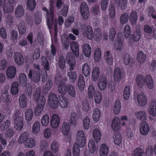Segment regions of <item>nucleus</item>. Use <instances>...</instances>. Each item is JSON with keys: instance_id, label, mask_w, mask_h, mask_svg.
<instances>
[{"instance_id": "nucleus-1", "label": "nucleus", "mask_w": 156, "mask_h": 156, "mask_svg": "<svg viewBox=\"0 0 156 156\" xmlns=\"http://www.w3.org/2000/svg\"><path fill=\"white\" fill-rule=\"evenodd\" d=\"M33 98L37 104L34 110V113L36 116H39L44 110L46 101L44 96L41 95L40 88H37L36 89Z\"/></svg>"}, {"instance_id": "nucleus-2", "label": "nucleus", "mask_w": 156, "mask_h": 156, "mask_svg": "<svg viewBox=\"0 0 156 156\" xmlns=\"http://www.w3.org/2000/svg\"><path fill=\"white\" fill-rule=\"evenodd\" d=\"M42 9L46 12L47 25L48 27H49L53 24L54 22V11L53 2L52 0H51L50 1L49 10L45 7H43Z\"/></svg>"}, {"instance_id": "nucleus-3", "label": "nucleus", "mask_w": 156, "mask_h": 156, "mask_svg": "<svg viewBox=\"0 0 156 156\" xmlns=\"http://www.w3.org/2000/svg\"><path fill=\"white\" fill-rule=\"evenodd\" d=\"M77 144L80 147H84L86 143L87 138L84 133L82 130H78L76 134Z\"/></svg>"}, {"instance_id": "nucleus-4", "label": "nucleus", "mask_w": 156, "mask_h": 156, "mask_svg": "<svg viewBox=\"0 0 156 156\" xmlns=\"http://www.w3.org/2000/svg\"><path fill=\"white\" fill-rule=\"evenodd\" d=\"M70 129L71 128L69 123L66 122H64L62 127V133L63 135L65 136L66 139L69 142L70 141L72 137Z\"/></svg>"}, {"instance_id": "nucleus-5", "label": "nucleus", "mask_w": 156, "mask_h": 156, "mask_svg": "<svg viewBox=\"0 0 156 156\" xmlns=\"http://www.w3.org/2000/svg\"><path fill=\"white\" fill-rule=\"evenodd\" d=\"M80 11L82 18L84 20L88 19L90 13L88 5L84 2H82L80 6Z\"/></svg>"}, {"instance_id": "nucleus-6", "label": "nucleus", "mask_w": 156, "mask_h": 156, "mask_svg": "<svg viewBox=\"0 0 156 156\" xmlns=\"http://www.w3.org/2000/svg\"><path fill=\"white\" fill-rule=\"evenodd\" d=\"M28 76L32 81L37 83L40 80L41 75L40 71L30 69Z\"/></svg>"}, {"instance_id": "nucleus-7", "label": "nucleus", "mask_w": 156, "mask_h": 156, "mask_svg": "<svg viewBox=\"0 0 156 156\" xmlns=\"http://www.w3.org/2000/svg\"><path fill=\"white\" fill-rule=\"evenodd\" d=\"M66 60L69 67V70L73 71L76 65V61L73 55L71 53H68L66 55Z\"/></svg>"}, {"instance_id": "nucleus-8", "label": "nucleus", "mask_w": 156, "mask_h": 156, "mask_svg": "<svg viewBox=\"0 0 156 156\" xmlns=\"http://www.w3.org/2000/svg\"><path fill=\"white\" fill-rule=\"evenodd\" d=\"M58 99L55 94L52 93L48 96V102L51 108H56L58 106Z\"/></svg>"}, {"instance_id": "nucleus-9", "label": "nucleus", "mask_w": 156, "mask_h": 156, "mask_svg": "<svg viewBox=\"0 0 156 156\" xmlns=\"http://www.w3.org/2000/svg\"><path fill=\"white\" fill-rule=\"evenodd\" d=\"M124 76V72L120 69L119 67H116L114 69L113 78L115 82H119L123 78Z\"/></svg>"}, {"instance_id": "nucleus-10", "label": "nucleus", "mask_w": 156, "mask_h": 156, "mask_svg": "<svg viewBox=\"0 0 156 156\" xmlns=\"http://www.w3.org/2000/svg\"><path fill=\"white\" fill-rule=\"evenodd\" d=\"M60 122V117L58 114H54L51 117L50 123L51 126L52 128H57L59 125Z\"/></svg>"}, {"instance_id": "nucleus-11", "label": "nucleus", "mask_w": 156, "mask_h": 156, "mask_svg": "<svg viewBox=\"0 0 156 156\" xmlns=\"http://www.w3.org/2000/svg\"><path fill=\"white\" fill-rule=\"evenodd\" d=\"M121 127V120L120 118L117 116L114 118L112 121L111 127L112 130L115 132L119 131Z\"/></svg>"}, {"instance_id": "nucleus-12", "label": "nucleus", "mask_w": 156, "mask_h": 156, "mask_svg": "<svg viewBox=\"0 0 156 156\" xmlns=\"http://www.w3.org/2000/svg\"><path fill=\"white\" fill-rule=\"evenodd\" d=\"M108 83L107 78L105 76H101L98 82V87L101 90H104Z\"/></svg>"}, {"instance_id": "nucleus-13", "label": "nucleus", "mask_w": 156, "mask_h": 156, "mask_svg": "<svg viewBox=\"0 0 156 156\" xmlns=\"http://www.w3.org/2000/svg\"><path fill=\"white\" fill-rule=\"evenodd\" d=\"M109 152V146L105 143H102L99 148V156H108Z\"/></svg>"}, {"instance_id": "nucleus-14", "label": "nucleus", "mask_w": 156, "mask_h": 156, "mask_svg": "<svg viewBox=\"0 0 156 156\" xmlns=\"http://www.w3.org/2000/svg\"><path fill=\"white\" fill-rule=\"evenodd\" d=\"M150 129L149 125L147 122L144 121L141 123L139 127V131L142 135H147L149 132Z\"/></svg>"}, {"instance_id": "nucleus-15", "label": "nucleus", "mask_w": 156, "mask_h": 156, "mask_svg": "<svg viewBox=\"0 0 156 156\" xmlns=\"http://www.w3.org/2000/svg\"><path fill=\"white\" fill-rule=\"evenodd\" d=\"M137 99L138 103L140 106H144L147 104V98L144 93L139 94L137 96Z\"/></svg>"}, {"instance_id": "nucleus-16", "label": "nucleus", "mask_w": 156, "mask_h": 156, "mask_svg": "<svg viewBox=\"0 0 156 156\" xmlns=\"http://www.w3.org/2000/svg\"><path fill=\"white\" fill-rule=\"evenodd\" d=\"M13 58L15 63L18 65H22L24 62V58L23 55L20 52H15Z\"/></svg>"}, {"instance_id": "nucleus-17", "label": "nucleus", "mask_w": 156, "mask_h": 156, "mask_svg": "<svg viewBox=\"0 0 156 156\" xmlns=\"http://www.w3.org/2000/svg\"><path fill=\"white\" fill-rule=\"evenodd\" d=\"M16 73V68L13 66H9L6 70V75L7 77L9 79L14 78Z\"/></svg>"}, {"instance_id": "nucleus-18", "label": "nucleus", "mask_w": 156, "mask_h": 156, "mask_svg": "<svg viewBox=\"0 0 156 156\" xmlns=\"http://www.w3.org/2000/svg\"><path fill=\"white\" fill-rule=\"evenodd\" d=\"M150 114L152 116H156V101L153 100L150 104L148 109Z\"/></svg>"}, {"instance_id": "nucleus-19", "label": "nucleus", "mask_w": 156, "mask_h": 156, "mask_svg": "<svg viewBox=\"0 0 156 156\" xmlns=\"http://www.w3.org/2000/svg\"><path fill=\"white\" fill-rule=\"evenodd\" d=\"M145 83L147 87L150 89H152L154 87V84L152 77L149 75L145 77Z\"/></svg>"}, {"instance_id": "nucleus-20", "label": "nucleus", "mask_w": 156, "mask_h": 156, "mask_svg": "<svg viewBox=\"0 0 156 156\" xmlns=\"http://www.w3.org/2000/svg\"><path fill=\"white\" fill-rule=\"evenodd\" d=\"M83 34L86 36L89 39L91 40L93 37V30L91 27L90 26L86 27L85 30L83 32Z\"/></svg>"}, {"instance_id": "nucleus-21", "label": "nucleus", "mask_w": 156, "mask_h": 156, "mask_svg": "<svg viewBox=\"0 0 156 156\" xmlns=\"http://www.w3.org/2000/svg\"><path fill=\"white\" fill-rule=\"evenodd\" d=\"M100 75V69L99 67L95 66L92 69L91 76L93 81H96L98 79Z\"/></svg>"}, {"instance_id": "nucleus-22", "label": "nucleus", "mask_w": 156, "mask_h": 156, "mask_svg": "<svg viewBox=\"0 0 156 156\" xmlns=\"http://www.w3.org/2000/svg\"><path fill=\"white\" fill-rule=\"evenodd\" d=\"M83 52L84 55L86 57H89L91 53V48L90 46L87 44H84L82 47Z\"/></svg>"}, {"instance_id": "nucleus-23", "label": "nucleus", "mask_w": 156, "mask_h": 156, "mask_svg": "<svg viewBox=\"0 0 156 156\" xmlns=\"http://www.w3.org/2000/svg\"><path fill=\"white\" fill-rule=\"evenodd\" d=\"M136 117L141 121L146 120L147 118L146 112L144 111H139L135 112Z\"/></svg>"}, {"instance_id": "nucleus-24", "label": "nucleus", "mask_w": 156, "mask_h": 156, "mask_svg": "<svg viewBox=\"0 0 156 156\" xmlns=\"http://www.w3.org/2000/svg\"><path fill=\"white\" fill-rule=\"evenodd\" d=\"M145 77L141 75H138L136 78V81L137 85L140 87H142L145 85Z\"/></svg>"}, {"instance_id": "nucleus-25", "label": "nucleus", "mask_w": 156, "mask_h": 156, "mask_svg": "<svg viewBox=\"0 0 156 156\" xmlns=\"http://www.w3.org/2000/svg\"><path fill=\"white\" fill-rule=\"evenodd\" d=\"M58 102L60 107L62 108H66L68 104V100L64 96H62L61 97H59V100Z\"/></svg>"}, {"instance_id": "nucleus-26", "label": "nucleus", "mask_w": 156, "mask_h": 156, "mask_svg": "<svg viewBox=\"0 0 156 156\" xmlns=\"http://www.w3.org/2000/svg\"><path fill=\"white\" fill-rule=\"evenodd\" d=\"M88 147L90 152L91 154L96 153L98 148L95 145V144L94 141L92 140H90L89 142Z\"/></svg>"}, {"instance_id": "nucleus-27", "label": "nucleus", "mask_w": 156, "mask_h": 156, "mask_svg": "<svg viewBox=\"0 0 156 156\" xmlns=\"http://www.w3.org/2000/svg\"><path fill=\"white\" fill-rule=\"evenodd\" d=\"M50 122V118L48 114H47L43 115L41 119V123L43 127L48 126Z\"/></svg>"}, {"instance_id": "nucleus-28", "label": "nucleus", "mask_w": 156, "mask_h": 156, "mask_svg": "<svg viewBox=\"0 0 156 156\" xmlns=\"http://www.w3.org/2000/svg\"><path fill=\"white\" fill-rule=\"evenodd\" d=\"M67 92L72 97H76V92L75 87L73 86L70 84L67 85Z\"/></svg>"}, {"instance_id": "nucleus-29", "label": "nucleus", "mask_w": 156, "mask_h": 156, "mask_svg": "<svg viewBox=\"0 0 156 156\" xmlns=\"http://www.w3.org/2000/svg\"><path fill=\"white\" fill-rule=\"evenodd\" d=\"M24 12L23 7L20 5H18L15 9V16L17 18H20L23 15Z\"/></svg>"}, {"instance_id": "nucleus-30", "label": "nucleus", "mask_w": 156, "mask_h": 156, "mask_svg": "<svg viewBox=\"0 0 156 156\" xmlns=\"http://www.w3.org/2000/svg\"><path fill=\"white\" fill-rule=\"evenodd\" d=\"M93 136L96 143H98L100 141L101 135V132L98 129H95L94 130Z\"/></svg>"}, {"instance_id": "nucleus-31", "label": "nucleus", "mask_w": 156, "mask_h": 156, "mask_svg": "<svg viewBox=\"0 0 156 156\" xmlns=\"http://www.w3.org/2000/svg\"><path fill=\"white\" fill-rule=\"evenodd\" d=\"M70 119V123L71 124L74 126L77 125L78 117L75 112H72L71 113Z\"/></svg>"}, {"instance_id": "nucleus-32", "label": "nucleus", "mask_w": 156, "mask_h": 156, "mask_svg": "<svg viewBox=\"0 0 156 156\" xmlns=\"http://www.w3.org/2000/svg\"><path fill=\"white\" fill-rule=\"evenodd\" d=\"M36 145L35 140L32 138H28L25 143V147L28 148H32Z\"/></svg>"}, {"instance_id": "nucleus-33", "label": "nucleus", "mask_w": 156, "mask_h": 156, "mask_svg": "<svg viewBox=\"0 0 156 156\" xmlns=\"http://www.w3.org/2000/svg\"><path fill=\"white\" fill-rule=\"evenodd\" d=\"M121 109V105L120 101L119 100L116 101L114 104L113 111L114 114L117 115L120 113Z\"/></svg>"}, {"instance_id": "nucleus-34", "label": "nucleus", "mask_w": 156, "mask_h": 156, "mask_svg": "<svg viewBox=\"0 0 156 156\" xmlns=\"http://www.w3.org/2000/svg\"><path fill=\"white\" fill-rule=\"evenodd\" d=\"M105 56L106 62L108 65H112L113 64V58L112 55L109 51H106Z\"/></svg>"}, {"instance_id": "nucleus-35", "label": "nucleus", "mask_w": 156, "mask_h": 156, "mask_svg": "<svg viewBox=\"0 0 156 156\" xmlns=\"http://www.w3.org/2000/svg\"><path fill=\"white\" fill-rule=\"evenodd\" d=\"M85 85V83L83 76L82 75H80L79 76L77 86L78 89L80 90H83Z\"/></svg>"}, {"instance_id": "nucleus-36", "label": "nucleus", "mask_w": 156, "mask_h": 156, "mask_svg": "<svg viewBox=\"0 0 156 156\" xmlns=\"http://www.w3.org/2000/svg\"><path fill=\"white\" fill-rule=\"evenodd\" d=\"M70 46L73 53L76 56H78L79 54V51L78 44L75 42L73 41L71 44Z\"/></svg>"}, {"instance_id": "nucleus-37", "label": "nucleus", "mask_w": 156, "mask_h": 156, "mask_svg": "<svg viewBox=\"0 0 156 156\" xmlns=\"http://www.w3.org/2000/svg\"><path fill=\"white\" fill-rule=\"evenodd\" d=\"M82 72L84 76L88 77L90 74V68L89 66L87 63L83 64L82 67Z\"/></svg>"}, {"instance_id": "nucleus-38", "label": "nucleus", "mask_w": 156, "mask_h": 156, "mask_svg": "<svg viewBox=\"0 0 156 156\" xmlns=\"http://www.w3.org/2000/svg\"><path fill=\"white\" fill-rule=\"evenodd\" d=\"M96 93V89L94 85L92 84L90 85L87 90V95L89 98H93L94 94H95Z\"/></svg>"}, {"instance_id": "nucleus-39", "label": "nucleus", "mask_w": 156, "mask_h": 156, "mask_svg": "<svg viewBox=\"0 0 156 156\" xmlns=\"http://www.w3.org/2000/svg\"><path fill=\"white\" fill-rule=\"evenodd\" d=\"M113 140L115 144L119 145L122 142V136L120 133H117L113 136Z\"/></svg>"}, {"instance_id": "nucleus-40", "label": "nucleus", "mask_w": 156, "mask_h": 156, "mask_svg": "<svg viewBox=\"0 0 156 156\" xmlns=\"http://www.w3.org/2000/svg\"><path fill=\"white\" fill-rule=\"evenodd\" d=\"M27 98L25 94L20 95L19 98V105L22 108L26 107L27 105Z\"/></svg>"}, {"instance_id": "nucleus-41", "label": "nucleus", "mask_w": 156, "mask_h": 156, "mask_svg": "<svg viewBox=\"0 0 156 156\" xmlns=\"http://www.w3.org/2000/svg\"><path fill=\"white\" fill-rule=\"evenodd\" d=\"M18 29L20 34H24L26 33L27 30L26 24L23 22H20L18 25Z\"/></svg>"}, {"instance_id": "nucleus-42", "label": "nucleus", "mask_w": 156, "mask_h": 156, "mask_svg": "<svg viewBox=\"0 0 156 156\" xmlns=\"http://www.w3.org/2000/svg\"><path fill=\"white\" fill-rule=\"evenodd\" d=\"M101 112L100 110L98 108H95L93 112L92 118L95 122L99 121L101 117Z\"/></svg>"}, {"instance_id": "nucleus-43", "label": "nucleus", "mask_w": 156, "mask_h": 156, "mask_svg": "<svg viewBox=\"0 0 156 156\" xmlns=\"http://www.w3.org/2000/svg\"><path fill=\"white\" fill-rule=\"evenodd\" d=\"M23 114L21 113L20 110L16 109L13 116L14 120L23 119Z\"/></svg>"}, {"instance_id": "nucleus-44", "label": "nucleus", "mask_w": 156, "mask_h": 156, "mask_svg": "<svg viewBox=\"0 0 156 156\" xmlns=\"http://www.w3.org/2000/svg\"><path fill=\"white\" fill-rule=\"evenodd\" d=\"M19 84L16 82H13L11 87V92L12 94L16 95L17 94L19 91Z\"/></svg>"}, {"instance_id": "nucleus-45", "label": "nucleus", "mask_w": 156, "mask_h": 156, "mask_svg": "<svg viewBox=\"0 0 156 156\" xmlns=\"http://www.w3.org/2000/svg\"><path fill=\"white\" fill-rule=\"evenodd\" d=\"M146 55L141 51H139L137 54V59L138 62L140 63H144L146 59Z\"/></svg>"}, {"instance_id": "nucleus-46", "label": "nucleus", "mask_w": 156, "mask_h": 156, "mask_svg": "<svg viewBox=\"0 0 156 156\" xmlns=\"http://www.w3.org/2000/svg\"><path fill=\"white\" fill-rule=\"evenodd\" d=\"M67 76L69 80L73 83H74L77 78V73L76 72L72 71L68 72Z\"/></svg>"}, {"instance_id": "nucleus-47", "label": "nucleus", "mask_w": 156, "mask_h": 156, "mask_svg": "<svg viewBox=\"0 0 156 156\" xmlns=\"http://www.w3.org/2000/svg\"><path fill=\"white\" fill-rule=\"evenodd\" d=\"M23 119L14 120V127L17 130H20L23 126Z\"/></svg>"}, {"instance_id": "nucleus-48", "label": "nucleus", "mask_w": 156, "mask_h": 156, "mask_svg": "<svg viewBox=\"0 0 156 156\" xmlns=\"http://www.w3.org/2000/svg\"><path fill=\"white\" fill-rule=\"evenodd\" d=\"M34 112L33 110L30 108L27 109L25 113V118L27 121H31L33 118Z\"/></svg>"}, {"instance_id": "nucleus-49", "label": "nucleus", "mask_w": 156, "mask_h": 156, "mask_svg": "<svg viewBox=\"0 0 156 156\" xmlns=\"http://www.w3.org/2000/svg\"><path fill=\"white\" fill-rule=\"evenodd\" d=\"M40 125L38 121L35 122L33 124L32 128V132L34 134H37L40 131Z\"/></svg>"}, {"instance_id": "nucleus-50", "label": "nucleus", "mask_w": 156, "mask_h": 156, "mask_svg": "<svg viewBox=\"0 0 156 156\" xmlns=\"http://www.w3.org/2000/svg\"><path fill=\"white\" fill-rule=\"evenodd\" d=\"M67 86H66L65 83H62L60 84L58 87V91L61 94L65 95L67 92Z\"/></svg>"}, {"instance_id": "nucleus-51", "label": "nucleus", "mask_w": 156, "mask_h": 156, "mask_svg": "<svg viewBox=\"0 0 156 156\" xmlns=\"http://www.w3.org/2000/svg\"><path fill=\"white\" fill-rule=\"evenodd\" d=\"M130 21L132 25H135L137 20V14L135 11H132L130 15Z\"/></svg>"}, {"instance_id": "nucleus-52", "label": "nucleus", "mask_w": 156, "mask_h": 156, "mask_svg": "<svg viewBox=\"0 0 156 156\" xmlns=\"http://www.w3.org/2000/svg\"><path fill=\"white\" fill-rule=\"evenodd\" d=\"M19 80L20 84L24 85L26 84L27 81V76L24 73H20L19 76Z\"/></svg>"}, {"instance_id": "nucleus-53", "label": "nucleus", "mask_w": 156, "mask_h": 156, "mask_svg": "<svg viewBox=\"0 0 156 156\" xmlns=\"http://www.w3.org/2000/svg\"><path fill=\"white\" fill-rule=\"evenodd\" d=\"M29 135L27 132H24L23 133L19 138L18 142L20 144H23L26 142L28 138Z\"/></svg>"}, {"instance_id": "nucleus-54", "label": "nucleus", "mask_w": 156, "mask_h": 156, "mask_svg": "<svg viewBox=\"0 0 156 156\" xmlns=\"http://www.w3.org/2000/svg\"><path fill=\"white\" fill-rule=\"evenodd\" d=\"M141 35V30L140 28L136 29L134 32L133 36V39L134 41H138L140 39Z\"/></svg>"}, {"instance_id": "nucleus-55", "label": "nucleus", "mask_w": 156, "mask_h": 156, "mask_svg": "<svg viewBox=\"0 0 156 156\" xmlns=\"http://www.w3.org/2000/svg\"><path fill=\"white\" fill-rule=\"evenodd\" d=\"M80 146L76 143H75L73 144V149L72 153L73 156H79L80 154Z\"/></svg>"}, {"instance_id": "nucleus-56", "label": "nucleus", "mask_w": 156, "mask_h": 156, "mask_svg": "<svg viewBox=\"0 0 156 156\" xmlns=\"http://www.w3.org/2000/svg\"><path fill=\"white\" fill-rule=\"evenodd\" d=\"M61 38L62 43L64 45V48L67 49L69 47V41L67 35L64 34L62 35Z\"/></svg>"}, {"instance_id": "nucleus-57", "label": "nucleus", "mask_w": 156, "mask_h": 156, "mask_svg": "<svg viewBox=\"0 0 156 156\" xmlns=\"http://www.w3.org/2000/svg\"><path fill=\"white\" fill-rule=\"evenodd\" d=\"M51 147L53 152L57 153L59 149V145L58 142L56 141H53L51 144Z\"/></svg>"}, {"instance_id": "nucleus-58", "label": "nucleus", "mask_w": 156, "mask_h": 156, "mask_svg": "<svg viewBox=\"0 0 156 156\" xmlns=\"http://www.w3.org/2000/svg\"><path fill=\"white\" fill-rule=\"evenodd\" d=\"M101 30L99 28H96L94 32V37L96 41H98L101 39Z\"/></svg>"}, {"instance_id": "nucleus-59", "label": "nucleus", "mask_w": 156, "mask_h": 156, "mask_svg": "<svg viewBox=\"0 0 156 156\" xmlns=\"http://www.w3.org/2000/svg\"><path fill=\"white\" fill-rule=\"evenodd\" d=\"M101 50L98 48L95 49L94 52V58L97 62H99L101 59Z\"/></svg>"}, {"instance_id": "nucleus-60", "label": "nucleus", "mask_w": 156, "mask_h": 156, "mask_svg": "<svg viewBox=\"0 0 156 156\" xmlns=\"http://www.w3.org/2000/svg\"><path fill=\"white\" fill-rule=\"evenodd\" d=\"M129 19V15L126 13H124L120 16V22L122 24H125L127 22Z\"/></svg>"}, {"instance_id": "nucleus-61", "label": "nucleus", "mask_w": 156, "mask_h": 156, "mask_svg": "<svg viewBox=\"0 0 156 156\" xmlns=\"http://www.w3.org/2000/svg\"><path fill=\"white\" fill-rule=\"evenodd\" d=\"M36 5L35 0H27V8L31 10L34 9Z\"/></svg>"}, {"instance_id": "nucleus-62", "label": "nucleus", "mask_w": 156, "mask_h": 156, "mask_svg": "<svg viewBox=\"0 0 156 156\" xmlns=\"http://www.w3.org/2000/svg\"><path fill=\"white\" fill-rule=\"evenodd\" d=\"M102 97L101 93L99 92L96 93L94 95V100L95 103L99 104L101 101Z\"/></svg>"}, {"instance_id": "nucleus-63", "label": "nucleus", "mask_w": 156, "mask_h": 156, "mask_svg": "<svg viewBox=\"0 0 156 156\" xmlns=\"http://www.w3.org/2000/svg\"><path fill=\"white\" fill-rule=\"evenodd\" d=\"M82 109L84 111L87 112L90 110L89 104L87 100H84L82 102Z\"/></svg>"}, {"instance_id": "nucleus-64", "label": "nucleus", "mask_w": 156, "mask_h": 156, "mask_svg": "<svg viewBox=\"0 0 156 156\" xmlns=\"http://www.w3.org/2000/svg\"><path fill=\"white\" fill-rule=\"evenodd\" d=\"M122 60L124 64L127 65L130 62V58L129 55L127 53L123 55Z\"/></svg>"}]
</instances>
